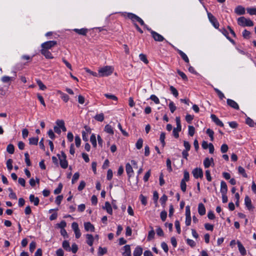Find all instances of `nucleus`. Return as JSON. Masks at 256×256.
<instances>
[{
	"mask_svg": "<svg viewBox=\"0 0 256 256\" xmlns=\"http://www.w3.org/2000/svg\"><path fill=\"white\" fill-rule=\"evenodd\" d=\"M104 130L107 133L111 134H113L114 133L112 128V127L111 126H110L109 124H106L105 126Z\"/></svg>",
	"mask_w": 256,
	"mask_h": 256,
	"instance_id": "c756f323",
	"label": "nucleus"
},
{
	"mask_svg": "<svg viewBox=\"0 0 256 256\" xmlns=\"http://www.w3.org/2000/svg\"><path fill=\"white\" fill-rule=\"evenodd\" d=\"M238 24L242 27L252 26L254 22L250 18H246L244 16H240L237 20Z\"/></svg>",
	"mask_w": 256,
	"mask_h": 256,
	"instance_id": "f03ea898",
	"label": "nucleus"
},
{
	"mask_svg": "<svg viewBox=\"0 0 256 256\" xmlns=\"http://www.w3.org/2000/svg\"><path fill=\"white\" fill-rule=\"evenodd\" d=\"M30 201L33 202L34 205L37 206L39 204L40 200L38 197H35L34 194L30 196Z\"/></svg>",
	"mask_w": 256,
	"mask_h": 256,
	"instance_id": "412c9836",
	"label": "nucleus"
},
{
	"mask_svg": "<svg viewBox=\"0 0 256 256\" xmlns=\"http://www.w3.org/2000/svg\"><path fill=\"white\" fill-rule=\"evenodd\" d=\"M212 163H214V159L213 158H206L204 161V165L205 168H208L211 165Z\"/></svg>",
	"mask_w": 256,
	"mask_h": 256,
	"instance_id": "5701e85b",
	"label": "nucleus"
},
{
	"mask_svg": "<svg viewBox=\"0 0 256 256\" xmlns=\"http://www.w3.org/2000/svg\"><path fill=\"white\" fill-rule=\"evenodd\" d=\"M94 119L98 122H102L104 120V114L102 113L97 114L94 116Z\"/></svg>",
	"mask_w": 256,
	"mask_h": 256,
	"instance_id": "c9c22d12",
	"label": "nucleus"
},
{
	"mask_svg": "<svg viewBox=\"0 0 256 256\" xmlns=\"http://www.w3.org/2000/svg\"><path fill=\"white\" fill-rule=\"evenodd\" d=\"M206 132L209 136L210 137V140L211 141H213L214 140V131L210 129V128H208L206 130Z\"/></svg>",
	"mask_w": 256,
	"mask_h": 256,
	"instance_id": "49530a36",
	"label": "nucleus"
},
{
	"mask_svg": "<svg viewBox=\"0 0 256 256\" xmlns=\"http://www.w3.org/2000/svg\"><path fill=\"white\" fill-rule=\"evenodd\" d=\"M86 243L90 246H92L94 242V238L92 234H86Z\"/></svg>",
	"mask_w": 256,
	"mask_h": 256,
	"instance_id": "b1692460",
	"label": "nucleus"
},
{
	"mask_svg": "<svg viewBox=\"0 0 256 256\" xmlns=\"http://www.w3.org/2000/svg\"><path fill=\"white\" fill-rule=\"evenodd\" d=\"M148 30L150 32L152 36L155 41L161 42L164 40V38L163 37V36L152 30L151 28H148Z\"/></svg>",
	"mask_w": 256,
	"mask_h": 256,
	"instance_id": "39448f33",
	"label": "nucleus"
},
{
	"mask_svg": "<svg viewBox=\"0 0 256 256\" xmlns=\"http://www.w3.org/2000/svg\"><path fill=\"white\" fill-rule=\"evenodd\" d=\"M140 59L142 61L144 64H148V61L146 58V56L145 54H141L139 56Z\"/></svg>",
	"mask_w": 256,
	"mask_h": 256,
	"instance_id": "37998d69",
	"label": "nucleus"
},
{
	"mask_svg": "<svg viewBox=\"0 0 256 256\" xmlns=\"http://www.w3.org/2000/svg\"><path fill=\"white\" fill-rule=\"evenodd\" d=\"M150 99L156 104H158L160 102L158 98L154 94L151 95Z\"/></svg>",
	"mask_w": 256,
	"mask_h": 256,
	"instance_id": "de8ad7c7",
	"label": "nucleus"
},
{
	"mask_svg": "<svg viewBox=\"0 0 256 256\" xmlns=\"http://www.w3.org/2000/svg\"><path fill=\"white\" fill-rule=\"evenodd\" d=\"M198 212L200 216H203L206 214V208L204 206L202 203L198 204Z\"/></svg>",
	"mask_w": 256,
	"mask_h": 256,
	"instance_id": "4be33fe9",
	"label": "nucleus"
},
{
	"mask_svg": "<svg viewBox=\"0 0 256 256\" xmlns=\"http://www.w3.org/2000/svg\"><path fill=\"white\" fill-rule=\"evenodd\" d=\"M14 76H4L2 78L1 80L3 82L7 83L9 82L11 80H13L15 79L16 76V72H14Z\"/></svg>",
	"mask_w": 256,
	"mask_h": 256,
	"instance_id": "2eb2a0df",
	"label": "nucleus"
},
{
	"mask_svg": "<svg viewBox=\"0 0 256 256\" xmlns=\"http://www.w3.org/2000/svg\"><path fill=\"white\" fill-rule=\"evenodd\" d=\"M142 144H143V140L142 138H140L136 143V148L138 149V150H140L142 147Z\"/></svg>",
	"mask_w": 256,
	"mask_h": 256,
	"instance_id": "ea45409f",
	"label": "nucleus"
},
{
	"mask_svg": "<svg viewBox=\"0 0 256 256\" xmlns=\"http://www.w3.org/2000/svg\"><path fill=\"white\" fill-rule=\"evenodd\" d=\"M90 142L92 143V145L94 147L96 148V136L94 134H92L90 138Z\"/></svg>",
	"mask_w": 256,
	"mask_h": 256,
	"instance_id": "7c9ffc66",
	"label": "nucleus"
},
{
	"mask_svg": "<svg viewBox=\"0 0 256 256\" xmlns=\"http://www.w3.org/2000/svg\"><path fill=\"white\" fill-rule=\"evenodd\" d=\"M246 123L250 127H254L256 124L254 121L249 117H248L246 120Z\"/></svg>",
	"mask_w": 256,
	"mask_h": 256,
	"instance_id": "72a5a7b5",
	"label": "nucleus"
},
{
	"mask_svg": "<svg viewBox=\"0 0 256 256\" xmlns=\"http://www.w3.org/2000/svg\"><path fill=\"white\" fill-rule=\"evenodd\" d=\"M204 228L208 230L212 231L214 229V226L212 224L206 223L204 224Z\"/></svg>",
	"mask_w": 256,
	"mask_h": 256,
	"instance_id": "338daca9",
	"label": "nucleus"
},
{
	"mask_svg": "<svg viewBox=\"0 0 256 256\" xmlns=\"http://www.w3.org/2000/svg\"><path fill=\"white\" fill-rule=\"evenodd\" d=\"M80 177V174L78 172H76L72 177V184H74L78 179Z\"/></svg>",
	"mask_w": 256,
	"mask_h": 256,
	"instance_id": "13d9d810",
	"label": "nucleus"
},
{
	"mask_svg": "<svg viewBox=\"0 0 256 256\" xmlns=\"http://www.w3.org/2000/svg\"><path fill=\"white\" fill-rule=\"evenodd\" d=\"M104 95L107 98L110 99L116 102L118 100V98L114 94H105Z\"/></svg>",
	"mask_w": 256,
	"mask_h": 256,
	"instance_id": "4c0bfd02",
	"label": "nucleus"
},
{
	"mask_svg": "<svg viewBox=\"0 0 256 256\" xmlns=\"http://www.w3.org/2000/svg\"><path fill=\"white\" fill-rule=\"evenodd\" d=\"M165 136H166V134L164 132H162L160 135V140L162 144V146H164L165 145V142H164Z\"/></svg>",
	"mask_w": 256,
	"mask_h": 256,
	"instance_id": "bf43d9fd",
	"label": "nucleus"
},
{
	"mask_svg": "<svg viewBox=\"0 0 256 256\" xmlns=\"http://www.w3.org/2000/svg\"><path fill=\"white\" fill-rule=\"evenodd\" d=\"M126 170L129 178L133 176L134 170L131 164L129 163L126 164Z\"/></svg>",
	"mask_w": 256,
	"mask_h": 256,
	"instance_id": "4468645a",
	"label": "nucleus"
},
{
	"mask_svg": "<svg viewBox=\"0 0 256 256\" xmlns=\"http://www.w3.org/2000/svg\"><path fill=\"white\" fill-rule=\"evenodd\" d=\"M84 227L86 231H94V227L90 222H86L84 223Z\"/></svg>",
	"mask_w": 256,
	"mask_h": 256,
	"instance_id": "a211bd4d",
	"label": "nucleus"
},
{
	"mask_svg": "<svg viewBox=\"0 0 256 256\" xmlns=\"http://www.w3.org/2000/svg\"><path fill=\"white\" fill-rule=\"evenodd\" d=\"M38 141V137L30 138H29V144L31 145H37Z\"/></svg>",
	"mask_w": 256,
	"mask_h": 256,
	"instance_id": "2f4dec72",
	"label": "nucleus"
},
{
	"mask_svg": "<svg viewBox=\"0 0 256 256\" xmlns=\"http://www.w3.org/2000/svg\"><path fill=\"white\" fill-rule=\"evenodd\" d=\"M57 44L56 41L55 40H50L44 42L41 44L42 48L46 49V50H50L54 46Z\"/></svg>",
	"mask_w": 256,
	"mask_h": 256,
	"instance_id": "423d86ee",
	"label": "nucleus"
},
{
	"mask_svg": "<svg viewBox=\"0 0 256 256\" xmlns=\"http://www.w3.org/2000/svg\"><path fill=\"white\" fill-rule=\"evenodd\" d=\"M62 188V184L61 183L59 184L58 187L56 190H54V194H60L61 192Z\"/></svg>",
	"mask_w": 256,
	"mask_h": 256,
	"instance_id": "864d4df0",
	"label": "nucleus"
},
{
	"mask_svg": "<svg viewBox=\"0 0 256 256\" xmlns=\"http://www.w3.org/2000/svg\"><path fill=\"white\" fill-rule=\"evenodd\" d=\"M168 200V197L166 194H164L160 198V202L162 205H164Z\"/></svg>",
	"mask_w": 256,
	"mask_h": 256,
	"instance_id": "0e129e2a",
	"label": "nucleus"
},
{
	"mask_svg": "<svg viewBox=\"0 0 256 256\" xmlns=\"http://www.w3.org/2000/svg\"><path fill=\"white\" fill-rule=\"evenodd\" d=\"M176 231L178 234H180L181 230L180 226V223L178 220H176L174 223Z\"/></svg>",
	"mask_w": 256,
	"mask_h": 256,
	"instance_id": "052dcab7",
	"label": "nucleus"
},
{
	"mask_svg": "<svg viewBox=\"0 0 256 256\" xmlns=\"http://www.w3.org/2000/svg\"><path fill=\"white\" fill-rule=\"evenodd\" d=\"M190 174L188 172L184 171V178L182 180H184V182H188L189 180Z\"/></svg>",
	"mask_w": 256,
	"mask_h": 256,
	"instance_id": "e2e57ef3",
	"label": "nucleus"
},
{
	"mask_svg": "<svg viewBox=\"0 0 256 256\" xmlns=\"http://www.w3.org/2000/svg\"><path fill=\"white\" fill-rule=\"evenodd\" d=\"M210 118L218 126L223 127V122L214 114H212L210 116Z\"/></svg>",
	"mask_w": 256,
	"mask_h": 256,
	"instance_id": "9b49d317",
	"label": "nucleus"
},
{
	"mask_svg": "<svg viewBox=\"0 0 256 256\" xmlns=\"http://www.w3.org/2000/svg\"><path fill=\"white\" fill-rule=\"evenodd\" d=\"M128 17L130 19L132 22L135 23V22H138L142 26H146V24L144 22V20L139 16L134 14L132 13H128Z\"/></svg>",
	"mask_w": 256,
	"mask_h": 256,
	"instance_id": "20e7f679",
	"label": "nucleus"
},
{
	"mask_svg": "<svg viewBox=\"0 0 256 256\" xmlns=\"http://www.w3.org/2000/svg\"><path fill=\"white\" fill-rule=\"evenodd\" d=\"M75 143L76 147L78 148L80 146L81 140L79 136H75Z\"/></svg>",
	"mask_w": 256,
	"mask_h": 256,
	"instance_id": "69168bd1",
	"label": "nucleus"
},
{
	"mask_svg": "<svg viewBox=\"0 0 256 256\" xmlns=\"http://www.w3.org/2000/svg\"><path fill=\"white\" fill-rule=\"evenodd\" d=\"M246 11L250 15H256V8H248Z\"/></svg>",
	"mask_w": 256,
	"mask_h": 256,
	"instance_id": "e433bc0d",
	"label": "nucleus"
},
{
	"mask_svg": "<svg viewBox=\"0 0 256 256\" xmlns=\"http://www.w3.org/2000/svg\"><path fill=\"white\" fill-rule=\"evenodd\" d=\"M36 83L40 90H44L46 88V86L40 80H37Z\"/></svg>",
	"mask_w": 256,
	"mask_h": 256,
	"instance_id": "c03bdc74",
	"label": "nucleus"
},
{
	"mask_svg": "<svg viewBox=\"0 0 256 256\" xmlns=\"http://www.w3.org/2000/svg\"><path fill=\"white\" fill-rule=\"evenodd\" d=\"M195 132V128L192 126H188V134L192 136L194 135Z\"/></svg>",
	"mask_w": 256,
	"mask_h": 256,
	"instance_id": "6e6d98bb",
	"label": "nucleus"
},
{
	"mask_svg": "<svg viewBox=\"0 0 256 256\" xmlns=\"http://www.w3.org/2000/svg\"><path fill=\"white\" fill-rule=\"evenodd\" d=\"M226 103L228 106L235 110H238L240 108L238 104H237V102L232 100L230 98L227 99Z\"/></svg>",
	"mask_w": 256,
	"mask_h": 256,
	"instance_id": "9d476101",
	"label": "nucleus"
},
{
	"mask_svg": "<svg viewBox=\"0 0 256 256\" xmlns=\"http://www.w3.org/2000/svg\"><path fill=\"white\" fill-rule=\"evenodd\" d=\"M142 254V248L140 246H136L134 252V256H140Z\"/></svg>",
	"mask_w": 256,
	"mask_h": 256,
	"instance_id": "bb28decb",
	"label": "nucleus"
},
{
	"mask_svg": "<svg viewBox=\"0 0 256 256\" xmlns=\"http://www.w3.org/2000/svg\"><path fill=\"white\" fill-rule=\"evenodd\" d=\"M220 192L224 194H226L228 192V186L226 182L222 181L220 182Z\"/></svg>",
	"mask_w": 256,
	"mask_h": 256,
	"instance_id": "6ab92c4d",
	"label": "nucleus"
},
{
	"mask_svg": "<svg viewBox=\"0 0 256 256\" xmlns=\"http://www.w3.org/2000/svg\"><path fill=\"white\" fill-rule=\"evenodd\" d=\"M155 235V232L154 230H152L148 232L147 240H150L154 238Z\"/></svg>",
	"mask_w": 256,
	"mask_h": 256,
	"instance_id": "58836bf2",
	"label": "nucleus"
},
{
	"mask_svg": "<svg viewBox=\"0 0 256 256\" xmlns=\"http://www.w3.org/2000/svg\"><path fill=\"white\" fill-rule=\"evenodd\" d=\"M62 247L66 251H70V247L68 242L67 240H64L62 242Z\"/></svg>",
	"mask_w": 256,
	"mask_h": 256,
	"instance_id": "473e14b6",
	"label": "nucleus"
},
{
	"mask_svg": "<svg viewBox=\"0 0 256 256\" xmlns=\"http://www.w3.org/2000/svg\"><path fill=\"white\" fill-rule=\"evenodd\" d=\"M186 241V244L188 245H189L190 246H191L192 248L194 247L196 245V244L194 242V241L193 240H192L191 239L187 238Z\"/></svg>",
	"mask_w": 256,
	"mask_h": 256,
	"instance_id": "5fc2aeb1",
	"label": "nucleus"
},
{
	"mask_svg": "<svg viewBox=\"0 0 256 256\" xmlns=\"http://www.w3.org/2000/svg\"><path fill=\"white\" fill-rule=\"evenodd\" d=\"M208 16L209 20L212 24V26L216 29L218 28L219 27V22L217 20L216 18L210 12H208Z\"/></svg>",
	"mask_w": 256,
	"mask_h": 256,
	"instance_id": "0eeeda50",
	"label": "nucleus"
},
{
	"mask_svg": "<svg viewBox=\"0 0 256 256\" xmlns=\"http://www.w3.org/2000/svg\"><path fill=\"white\" fill-rule=\"evenodd\" d=\"M107 252V248H102L100 246L98 248V255L99 256H102Z\"/></svg>",
	"mask_w": 256,
	"mask_h": 256,
	"instance_id": "c85d7f7f",
	"label": "nucleus"
},
{
	"mask_svg": "<svg viewBox=\"0 0 256 256\" xmlns=\"http://www.w3.org/2000/svg\"><path fill=\"white\" fill-rule=\"evenodd\" d=\"M178 53L180 54L182 60L186 63H189V59L186 54L181 50H178Z\"/></svg>",
	"mask_w": 256,
	"mask_h": 256,
	"instance_id": "cd10ccee",
	"label": "nucleus"
},
{
	"mask_svg": "<svg viewBox=\"0 0 256 256\" xmlns=\"http://www.w3.org/2000/svg\"><path fill=\"white\" fill-rule=\"evenodd\" d=\"M170 89L171 91V92L172 94L175 97H178V90H176V89L175 88H174L173 86H170Z\"/></svg>",
	"mask_w": 256,
	"mask_h": 256,
	"instance_id": "09e8293b",
	"label": "nucleus"
},
{
	"mask_svg": "<svg viewBox=\"0 0 256 256\" xmlns=\"http://www.w3.org/2000/svg\"><path fill=\"white\" fill-rule=\"evenodd\" d=\"M244 204L248 210L252 208L251 200L248 196H246L244 198Z\"/></svg>",
	"mask_w": 256,
	"mask_h": 256,
	"instance_id": "393cba45",
	"label": "nucleus"
},
{
	"mask_svg": "<svg viewBox=\"0 0 256 256\" xmlns=\"http://www.w3.org/2000/svg\"><path fill=\"white\" fill-rule=\"evenodd\" d=\"M74 31L76 32V34L82 35V36H86L87 33L88 32V29L86 28H82L80 29L74 28Z\"/></svg>",
	"mask_w": 256,
	"mask_h": 256,
	"instance_id": "dca6fc26",
	"label": "nucleus"
},
{
	"mask_svg": "<svg viewBox=\"0 0 256 256\" xmlns=\"http://www.w3.org/2000/svg\"><path fill=\"white\" fill-rule=\"evenodd\" d=\"M24 156H25V162L28 166H30L31 165V162L30 161L29 154L28 152H26L24 154Z\"/></svg>",
	"mask_w": 256,
	"mask_h": 256,
	"instance_id": "8fccbe9b",
	"label": "nucleus"
},
{
	"mask_svg": "<svg viewBox=\"0 0 256 256\" xmlns=\"http://www.w3.org/2000/svg\"><path fill=\"white\" fill-rule=\"evenodd\" d=\"M124 252L123 253L124 256H131L130 246L129 245H126L124 246Z\"/></svg>",
	"mask_w": 256,
	"mask_h": 256,
	"instance_id": "a878e982",
	"label": "nucleus"
},
{
	"mask_svg": "<svg viewBox=\"0 0 256 256\" xmlns=\"http://www.w3.org/2000/svg\"><path fill=\"white\" fill-rule=\"evenodd\" d=\"M192 174L196 178H202L203 177V172L200 168H196L193 170Z\"/></svg>",
	"mask_w": 256,
	"mask_h": 256,
	"instance_id": "1a4fd4ad",
	"label": "nucleus"
},
{
	"mask_svg": "<svg viewBox=\"0 0 256 256\" xmlns=\"http://www.w3.org/2000/svg\"><path fill=\"white\" fill-rule=\"evenodd\" d=\"M58 156L60 160V166L63 168H67L68 163L66 160V154L63 152H62L61 154L60 155L58 154Z\"/></svg>",
	"mask_w": 256,
	"mask_h": 256,
	"instance_id": "7ed1b4c3",
	"label": "nucleus"
},
{
	"mask_svg": "<svg viewBox=\"0 0 256 256\" xmlns=\"http://www.w3.org/2000/svg\"><path fill=\"white\" fill-rule=\"evenodd\" d=\"M114 68L110 66H105L100 68L98 70V77L107 76L110 75Z\"/></svg>",
	"mask_w": 256,
	"mask_h": 256,
	"instance_id": "f257e3e1",
	"label": "nucleus"
},
{
	"mask_svg": "<svg viewBox=\"0 0 256 256\" xmlns=\"http://www.w3.org/2000/svg\"><path fill=\"white\" fill-rule=\"evenodd\" d=\"M169 108H170V112L172 113H173L176 110V106H175L174 102H170L169 104Z\"/></svg>",
	"mask_w": 256,
	"mask_h": 256,
	"instance_id": "3c124183",
	"label": "nucleus"
},
{
	"mask_svg": "<svg viewBox=\"0 0 256 256\" xmlns=\"http://www.w3.org/2000/svg\"><path fill=\"white\" fill-rule=\"evenodd\" d=\"M250 32L246 30H244L242 32V36L244 38H250Z\"/></svg>",
	"mask_w": 256,
	"mask_h": 256,
	"instance_id": "774afa93",
	"label": "nucleus"
},
{
	"mask_svg": "<svg viewBox=\"0 0 256 256\" xmlns=\"http://www.w3.org/2000/svg\"><path fill=\"white\" fill-rule=\"evenodd\" d=\"M238 172L240 174H242L244 177V178L248 177V176L245 172V170L242 167L240 166H238Z\"/></svg>",
	"mask_w": 256,
	"mask_h": 256,
	"instance_id": "79ce46f5",
	"label": "nucleus"
},
{
	"mask_svg": "<svg viewBox=\"0 0 256 256\" xmlns=\"http://www.w3.org/2000/svg\"><path fill=\"white\" fill-rule=\"evenodd\" d=\"M40 52L46 58L52 59L54 58L52 53L48 50L42 48Z\"/></svg>",
	"mask_w": 256,
	"mask_h": 256,
	"instance_id": "f8f14e48",
	"label": "nucleus"
},
{
	"mask_svg": "<svg viewBox=\"0 0 256 256\" xmlns=\"http://www.w3.org/2000/svg\"><path fill=\"white\" fill-rule=\"evenodd\" d=\"M12 159H8L6 161V166L9 171H10L12 169Z\"/></svg>",
	"mask_w": 256,
	"mask_h": 256,
	"instance_id": "a19ab883",
	"label": "nucleus"
},
{
	"mask_svg": "<svg viewBox=\"0 0 256 256\" xmlns=\"http://www.w3.org/2000/svg\"><path fill=\"white\" fill-rule=\"evenodd\" d=\"M104 209H105L107 212L110 214H112V209L110 203L108 202H106L104 204V206L103 207Z\"/></svg>",
	"mask_w": 256,
	"mask_h": 256,
	"instance_id": "aec40b11",
	"label": "nucleus"
},
{
	"mask_svg": "<svg viewBox=\"0 0 256 256\" xmlns=\"http://www.w3.org/2000/svg\"><path fill=\"white\" fill-rule=\"evenodd\" d=\"M7 152L10 154H13L14 152V147L13 144H9L6 148Z\"/></svg>",
	"mask_w": 256,
	"mask_h": 256,
	"instance_id": "f704fd0d",
	"label": "nucleus"
},
{
	"mask_svg": "<svg viewBox=\"0 0 256 256\" xmlns=\"http://www.w3.org/2000/svg\"><path fill=\"white\" fill-rule=\"evenodd\" d=\"M177 72L183 80H188V78L184 72L180 71V70H178Z\"/></svg>",
	"mask_w": 256,
	"mask_h": 256,
	"instance_id": "603ef678",
	"label": "nucleus"
},
{
	"mask_svg": "<svg viewBox=\"0 0 256 256\" xmlns=\"http://www.w3.org/2000/svg\"><path fill=\"white\" fill-rule=\"evenodd\" d=\"M237 244L239 252L240 253V254L242 256H245L246 254V251L244 247L243 246L242 244L240 241L237 242Z\"/></svg>",
	"mask_w": 256,
	"mask_h": 256,
	"instance_id": "f3484780",
	"label": "nucleus"
},
{
	"mask_svg": "<svg viewBox=\"0 0 256 256\" xmlns=\"http://www.w3.org/2000/svg\"><path fill=\"white\" fill-rule=\"evenodd\" d=\"M228 149V146L226 144H223L221 146L220 151L222 153L226 152Z\"/></svg>",
	"mask_w": 256,
	"mask_h": 256,
	"instance_id": "680f3d73",
	"label": "nucleus"
},
{
	"mask_svg": "<svg viewBox=\"0 0 256 256\" xmlns=\"http://www.w3.org/2000/svg\"><path fill=\"white\" fill-rule=\"evenodd\" d=\"M180 188L183 192H185L186 191V182H184V180H181Z\"/></svg>",
	"mask_w": 256,
	"mask_h": 256,
	"instance_id": "4d7b16f0",
	"label": "nucleus"
},
{
	"mask_svg": "<svg viewBox=\"0 0 256 256\" xmlns=\"http://www.w3.org/2000/svg\"><path fill=\"white\" fill-rule=\"evenodd\" d=\"M191 220L190 206H187L186 208V224L187 226H190L191 224Z\"/></svg>",
	"mask_w": 256,
	"mask_h": 256,
	"instance_id": "6e6552de",
	"label": "nucleus"
},
{
	"mask_svg": "<svg viewBox=\"0 0 256 256\" xmlns=\"http://www.w3.org/2000/svg\"><path fill=\"white\" fill-rule=\"evenodd\" d=\"M214 90L216 92L220 100H222L224 98V94L220 90H219L218 89L216 88H214Z\"/></svg>",
	"mask_w": 256,
	"mask_h": 256,
	"instance_id": "a18cd8bd",
	"label": "nucleus"
},
{
	"mask_svg": "<svg viewBox=\"0 0 256 256\" xmlns=\"http://www.w3.org/2000/svg\"><path fill=\"white\" fill-rule=\"evenodd\" d=\"M234 12L238 15H243L246 13V9L242 6H238L234 9Z\"/></svg>",
	"mask_w": 256,
	"mask_h": 256,
	"instance_id": "ddd939ff",
	"label": "nucleus"
}]
</instances>
